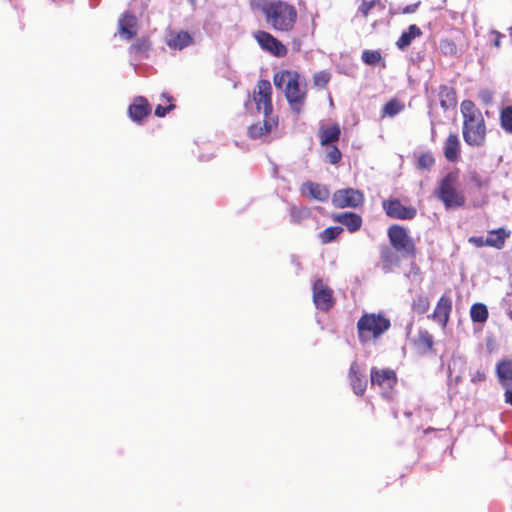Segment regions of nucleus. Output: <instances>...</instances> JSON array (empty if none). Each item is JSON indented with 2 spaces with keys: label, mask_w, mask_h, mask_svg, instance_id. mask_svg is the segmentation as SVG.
Instances as JSON below:
<instances>
[{
  "label": "nucleus",
  "mask_w": 512,
  "mask_h": 512,
  "mask_svg": "<svg viewBox=\"0 0 512 512\" xmlns=\"http://www.w3.org/2000/svg\"><path fill=\"white\" fill-rule=\"evenodd\" d=\"M420 4H421V2L418 1L416 3L406 5L405 7L402 8L401 13L402 14H412V13H415L417 11V9L419 8Z\"/></svg>",
  "instance_id": "obj_46"
},
{
  "label": "nucleus",
  "mask_w": 512,
  "mask_h": 512,
  "mask_svg": "<svg viewBox=\"0 0 512 512\" xmlns=\"http://www.w3.org/2000/svg\"><path fill=\"white\" fill-rule=\"evenodd\" d=\"M361 3L358 6L357 13L362 17L367 18L374 8L384 10L385 6L381 0H360Z\"/></svg>",
  "instance_id": "obj_31"
},
{
  "label": "nucleus",
  "mask_w": 512,
  "mask_h": 512,
  "mask_svg": "<svg viewBox=\"0 0 512 512\" xmlns=\"http://www.w3.org/2000/svg\"><path fill=\"white\" fill-rule=\"evenodd\" d=\"M333 221L344 225L350 232H356L361 228L362 218L354 212H344L333 216Z\"/></svg>",
  "instance_id": "obj_23"
},
{
  "label": "nucleus",
  "mask_w": 512,
  "mask_h": 512,
  "mask_svg": "<svg viewBox=\"0 0 512 512\" xmlns=\"http://www.w3.org/2000/svg\"><path fill=\"white\" fill-rule=\"evenodd\" d=\"M161 100L163 101V104L157 105L154 112L155 115L160 118L166 116L170 111L175 109L173 97L171 95L163 93L161 95Z\"/></svg>",
  "instance_id": "obj_32"
},
{
  "label": "nucleus",
  "mask_w": 512,
  "mask_h": 512,
  "mask_svg": "<svg viewBox=\"0 0 512 512\" xmlns=\"http://www.w3.org/2000/svg\"><path fill=\"white\" fill-rule=\"evenodd\" d=\"M505 396V402L512 406V390L507 388V390L504 393Z\"/></svg>",
  "instance_id": "obj_48"
},
{
  "label": "nucleus",
  "mask_w": 512,
  "mask_h": 512,
  "mask_svg": "<svg viewBox=\"0 0 512 512\" xmlns=\"http://www.w3.org/2000/svg\"><path fill=\"white\" fill-rule=\"evenodd\" d=\"M255 41L265 52L277 58L286 57L288 48L274 35L265 30H258L253 33Z\"/></svg>",
  "instance_id": "obj_7"
},
{
  "label": "nucleus",
  "mask_w": 512,
  "mask_h": 512,
  "mask_svg": "<svg viewBox=\"0 0 512 512\" xmlns=\"http://www.w3.org/2000/svg\"><path fill=\"white\" fill-rule=\"evenodd\" d=\"M151 113V106L148 100L143 96H137L128 107L130 119L138 124H142Z\"/></svg>",
  "instance_id": "obj_14"
},
{
  "label": "nucleus",
  "mask_w": 512,
  "mask_h": 512,
  "mask_svg": "<svg viewBox=\"0 0 512 512\" xmlns=\"http://www.w3.org/2000/svg\"><path fill=\"white\" fill-rule=\"evenodd\" d=\"M421 35V29L417 25L411 24L406 31L402 32L396 42V46L400 50H405L415 38L420 37Z\"/></svg>",
  "instance_id": "obj_27"
},
{
  "label": "nucleus",
  "mask_w": 512,
  "mask_h": 512,
  "mask_svg": "<svg viewBox=\"0 0 512 512\" xmlns=\"http://www.w3.org/2000/svg\"><path fill=\"white\" fill-rule=\"evenodd\" d=\"M461 153V143L456 133H450L443 144V154L447 161L457 162Z\"/></svg>",
  "instance_id": "obj_20"
},
{
  "label": "nucleus",
  "mask_w": 512,
  "mask_h": 512,
  "mask_svg": "<svg viewBox=\"0 0 512 512\" xmlns=\"http://www.w3.org/2000/svg\"><path fill=\"white\" fill-rule=\"evenodd\" d=\"M500 125L507 133H512V106H507L501 110Z\"/></svg>",
  "instance_id": "obj_37"
},
{
  "label": "nucleus",
  "mask_w": 512,
  "mask_h": 512,
  "mask_svg": "<svg viewBox=\"0 0 512 512\" xmlns=\"http://www.w3.org/2000/svg\"><path fill=\"white\" fill-rule=\"evenodd\" d=\"M151 47V43L146 38L138 39L132 46L131 50L136 54H146Z\"/></svg>",
  "instance_id": "obj_43"
},
{
  "label": "nucleus",
  "mask_w": 512,
  "mask_h": 512,
  "mask_svg": "<svg viewBox=\"0 0 512 512\" xmlns=\"http://www.w3.org/2000/svg\"><path fill=\"white\" fill-rule=\"evenodd\" d=\"M486 372L487 369L483 365H479L474 368L471 367L469 372L471 382L477 384L485 381L487 377Z\"/></svg>",
  "instance_id": "obj_41"
},
{
  "label": "nucleus",
  "mask_w": 512,
  "mask_h": 512,
  "mask_svg": "<svg viewBox=\"0 0 512 512\" xmlns=\"http://www.w3.org/2000/svg\"><path fill=\"white\" fill-rule=\"evenodd\" d=\"M341 136V128L338 123L331 125H322L319 127L317 137L319 139L320 146H330L339 141Z\"/></svg>",
  "instance_id": "obj_19"
},
{
  "label": "nucleus",
  "mask_w": 512,
  "mask_h": 512,
  "mask_svg": "<svg viewBox=\"0 0 512 512\" xmlns=\"http://www.w3.org/2000/svg\"><path fill=\"white\" fill-rule=\"evenodd\" d=\"M309 216V210L307 208H292L291 209V217L295 223L299 222L301 219Z\"/></svg>",
  "instance_id": "obj_44"
},
{
  "label": "nucleus",
  "mask_w": 512,
  "mask_h": 512,
  "mask_svg": "<svg viewBox=\"0 0 512 512\" xmlns=\"http://www.w3.org/2000/svg\"><path fill=\"white\" fill-rule=\"evenodd\" d=\"M468 242L475 246L476 248H482L484 246H487V238L484 239L481 236H472L468 239Z\"/></svg>",
  "instance_id": "obj_45"
},
{
  "label": "nucleus",
  "mask_w": 512,
  "mask_h": 512,
  "mask_svg": "<svg viewBox=\"0 0 512 512\" xmlns=\"http://www.w3.org/2000/svg\"><path fill=\"white\" fill-rule=\"evenodd\" d=\"M403 108L404 105L401 104L397 99H391L383 106L382 116L394 117L400 113Z\"/></svg>",
  "instance_id": "obj_36"
},
{
  "label": "nucleus",
  "mask_w": 512,
  "mask_h": 512,
  "mask_svg": "<svg viewBox=\"0 0 512 512\" xmlns=\"http://www.w3.org/2000/svg\"><path fill=\"white\" fill-rule=\"evenodd\" d=\"M387 236L390 245L395 250L399 251L402 257L415 258L417 251L416 245L405 227L399 224H393L388 228Z\"/></svg>",
  "instance_id": "obj_6"
},
{
  "label": "nucleus",
  "mask_w": 512,
  "mask_h": 512,
  "mask_svg": "<svg viewBox=\"0 0 512 512\" xmlns=\"http://www.w3.org/2000/svg\"><path fill=\"white\" fill-rule=\"evenodd\" d=\"M510 317H511V319H512V312H511V314H510Z\"/></svg>",
  "instance_id": "obj_51"
},
{
  "label": "nucleus",
  "mask_w": 512,
  "mask_h": 512,
  "mask_svg": "<svg viewBox=\"0 0 512 512\" xmlns=\"http://www.w3.org/2000/svg\"><path fill=\"white\" fill-rule=\"evenodd\" d=\"M439 100L440 105L444 110L455 107L457 104L456 91L453 87L448 85H441L439 87Z\"/></svg>",
  "instance_id": "obj_26"
},
{
  "label": "nucleus",
  "mask_w": 512,
  "mask_h": 512,
  "mask_svg": "<svg viewBox=\"0 0 512 512\" xmlns=\"http://www.w3.org/2000/svg\"><path fill=\"white\" fill-rule=\"evenodd\" d=\"M399 251L395 250L391 245H382L379 248V258L382 270L385 273H390L393 269L400 265Z\"/></svg>",
  "instance_id": "obj_16"
},
{
  "label": "nucleus",
  "mask_w": 512,
  "mask_h": 512,
  "mask_svg": "<svg viewBox=\"0 0 512 512\" xmlns=\"http://www.w3.org/2000/svg\"><path fill=\"white\" fill-rule=\"evenodd\" d=\"M313 301L317 309L322 311H328L335 304L333 290L321 279L313 284Z\"/></svg>",
  "instance_id": "obj_11"
},
{
  "label": "nucleus",
  "mask_w": 512,
  "mask_h": 512,
  "mask_svg": "<svg viewBox=\"0 0 512 512\" xmlns=\"http://www.w3.org/2000/svg\"><path fill=\"white\" fill-rule=\"evenodd\" d=\"M137 18L130 12L123 13L119 19V33L126 40L132 39L136 35Z\"/></svg>",
  "instance_id": "obj_21"
},
{
  "label": "nucleus",
  "mask_w": 512,
  "mask_h": 512,
  "mask_svg": "<svg viewBox=\"0 0 512 512\" xmlns=\"http://www.w3.org/2000/svg\"><path fill=\"white\" fill-rule=\"evenodd\" d=\"M483 99H484L485 101H489V100H490V95H484Z\"/></svg>",
  "instance_id": "obj_49"
},
{
  "label": "nucleus",
  "mask_w": 512,
  "mask_h": 512,
  "mask_svg": "<svg viewBox=\"0 0 512 512\" xmlns=\"http://www.w3.org/2000/svg\"><path fill=\"white\" fill-rule=\"evenodd\" d=\"M496 374L503 387L512 388V359L500 360L496 365Z\"/></svg>",
  "instance_id": "obj_24"
},
{
  "label": "nucleus",
  "mask_w": 512,
  "mask_h": 512,
  "mask_svg": "<svg viewBox=\"0 0 512 512\" xmlns=\"http://www.w3.org/2000/svg\"><path fill=\"white\" fill-rule=\"evenodd\" d=\"M439 49L445 56H455L457 54V45L454 40L449 38L440 40Z\"/></svg>",
  "instance_id": "obj_38"
},
{
  "label": "nucleus",
  "mask_w": 512,
  "mask_h": 512,
  "mask_svg": "<svg viewBox=\"0 0 512 512\" xmlns=\"http://www.w3.org/2000/svg\"><path fill=\"white\" fill-rule=\"evenodd\" d=\"M273 123L269 120L264 119L261 122L252 124L248 128V134L251 138L257 139L264 135H267L272 130Z\"/></svg>",
  "instance_id": "obj_28"
},
{
  "label": "nucleus",
  "mask_w": 512,
  "mask_h": 512,
  "mask_svg": "<svg viewBox=\"0 0 512 512\" xmlns=\"http://www.w3.org/2000/svg\"><path fill=\"white\" fill-rule=\"evenodd\" d=\"M370 380L372 386H378L382 389H393L397 384L398 378L393 369L372 367L370 370Z\"/></svg>",
  "instance_id": "obj_12"
},
{
  "label": "nucleus",
  "mask_w": 512,
  "mask_h": 512,
  "mask_svg": "<svg viewBox=\"0 0 512 512\" xmlns=\"http://www.w3.org/2000/svg\"><path fill=\"white\" fill-rule=\"evenodd\" d=\"M331 79V74L328 71H319L313 74V85L317 88H325Z\"/></svg>",
  "instance_id": "obj_40"
},
{
  "label": "nucleus",
  "mask_w": 512,
  "mask_h": 512,
  "mask_svg": "<svg viewBox=\"0 0 512 512\" xmlns=\"http://www.w3.org/2000/svg\"><path fill=\"white\" fill-rule=\"evenodd\" d=\"M364 200L363 192L354 188L337 190L332 196V204L337 208H356L363 205Z\"/></svg>",
  "instance_id": "obj_10"
},
{
  "label": "nucleus",
  "mask_w": 512,
  "mask_h": 512,
  "mask_svg": "<svg viewBox=\"0 0 512 512\" xmlns=\"http://www.w3.org/2000/svg\"><path fill=\"white\" fill-rule=\"evenodd\" d=\"M493 34L495 35V40L493 41V45L495 47L499 48L501 45V38L503 37V35L499 32H493Z\"/></svg>",
  "instance_id": "obj_47"
},
{
  "label": "nucleus",
  "mask_w": 512,
  "mask_h": 512,
  "mask_svg": "<svg viewBox=\"0 0 512 512\" xmlns=\"http://www.w3.org/2000/svg\"><path fill=\"white\" fill-rule=\"evenodd\" d=\"M511 231L504 227L493 229L487 233V246L498 250L504 248L506 240L510 237Z\"/></svg>",
  "instance_id": "obj_22"
},
{
  "label": "nucleus",
  "mask_w": 512,
  "mask_h": 512,
  "mask_svg": "<svg viewBox=\"0 0 512 512\" xmlns=\"http://www.w3.org/2000/svg\"><path fill=\"white\" fill-rule=\"evenodd\" d=\"M325 147L327 148L326 160L332 165H337L342 159L341 151L335 144Z\"/></svg>",
  "instance_id": "obj_42"
},
{
  "label": "nucleus",
  "mask_w": 512,
  "mask_h": 512,
  "mask_svg": "<svg viewBox=\"0 0 512 512\" xmlns=\"http://www.w3.org/2000/svg\"><path fill=\"white\" fill-rule=\"evenodd\" d=\"M451 311L452 299L450 296L444 294L439 298L433 312L428 318L439 324L442 329H445L449 323Z\"/></svg>",
  "instance_id": "obj_13"
},
{
  "label": "nucleus",
  "mask_w": 512,
  "mask_h": 512,
  "mask_svg": "<svg viewBox=\"0 0 512 512\" xmlns=\"http://www.w3.org/2000/svg\"><path fill=\"white\" fill-rule=\"evenodd\" d=\"M253 11L263 14L267 25L278 33L288 34L295 28L298 19L296 7L284 0H248Z\"/></svg>",
  "instance_id": "obj_1"
},
{
  "label": "nucleus",
  "mask_w": 512,
  "mask_h": 512,
  "mask_svg": "<svg viewBox=\"0 0 512 512\" xmlns=\"http://www.w3.org/2000/svg\"><path fill=\"white\" fill-rule=\"evenodd\" d=\"M483 99H484L485 101H489V100H490V95H484Z\"/></svg>",
  "instance_id": "obj_50"
},
{
  "label": "nucleus",
  "mask_w": 512,
  "mask_h": 512,
  "mask_svg": "<svg viewBox=\"0 0 512 512\" xmlns=\"http://www.w3.org/2000/svg\"><path fill=\"white\" fill-rule=\"evenodd\" d=\"M357 336L362 345L378 341L391 327V321L382 313H363L357 321Z\"/></svg>",
  "instance_id": "obj_5"
},
{
  "label": "nucleus",
  "mask_w": 512,
  "mask_h": 512,
  "mask_svg": "<svg viewBox=\"0 0 512 512\" xmlns=\"http://www.w3.org/2000/svg\"><path fill=\"white\" fill-rule=\"evenodd\" d=\"M343 232L340 226H331L319 233L318 238L322 244H328L334 241Z\"/></svg>",
  "instance_id": "obj_34"
},
{
  "label": "nucleus",
  "mask_w": 512,
  "mask_h": 512,
  "mask_svg": "<svg viewBox=\"0 0 512 512\" xmlns=\"http://www.w3.org/2000/svg\"><path fill=\"white\" fill-rule=\"evenodd\" d=\"M348 378L353 392L358 396L364 395L367 388V379L357 361L350 364Z\"/></svg>",
  "instance_id": "obj_15"
},
{
  "label": "nucleus",
  "mask_w": 512,
  "mask_h": 512,
  "mask_svg": "<svg viewBox=\"0 0 512 512\" xmlns=\"http://www.w3.org/2000/svg\"><path fill=\"white\" fill-rule=\"evenodd\" d=\"M273 83L283 91L291 111L299 115L305 106L308 87L305 77L296 70H281L274 74Z\"/></svg>",
  "instance_id": "obj_2"
},
{
  "label": "nucleus",
  "mask_w": 512,
  "mask_h": 512,
  "mask_svg": "<svg viewBox=\"0 0 512 512\" xmlns=\"http://www.w3.org/2000/svg\"><path fill=\"white\" fill-rule=\"evenodd\" d=\"M411 308L417 314H425L430 308V300L425 295H417L413 299Z\"/></svg>",
  "instance_id": "obj_35"
},
{
  "label": "nucleus",
  "mask_w": 512,
  "mask_h": 512,
  "mask_svg": "<svg viewBox=\"0 0 512 512\" xmlns=\"http://www.w3.org/2000/svg\"><path fill=\"white\" fill-rule=\"evenodd\" d=\"M382 208L385 214L393 219L412 220L417 214V209L414 206H405L397 198L383 200Z\"/></svg>",
  "instance_id": "obj_9"
},
{
  "label": "nucleus",
  "mask_w": 512,
  "mask_h": 512,
  "mask_svg": "<svg viewBox=\"0 0 512 512\" xmlns=\"http://www.w3.org/2000/svg\"><path fill=\"white\" fill-rule=\"evenodd\" d=\"M413 344L421 354H425L433 350L434 339L427 330H419L417 337L413 340Z\"/></svg>",
  "instance_id": "obj_25"
},
{
  "label": "nucleus",
  "mask_w": 512,
  "mask_h": 512,
  "mask_svg": "<svg viewBox=\"0 0 512 512\" xmlns=\"http://www.w3.org/2000/svg\"><path fill=\"white\" fill-rule=\"evenodd\" d=\"M469 183L477 190H482L490 186L491 180L488 176H484L476 170L469 171Z\"/></svg>",
  "instance_id": "obj_30"
},
{
  "label": "nucleus",
  "mask_w": 512,
  "mask_h": 512,
  "mask_svg": "<svg viewBox=\"0 0 512 512\" xmlns=\"http://www.w3.org/2000/svg\"><path fill=\"white\" fill-rule=\"evenodd\" d=\"M435 196L443 203L446 210L462 208L466 204V196L460 189L459 170L448 172L438 183Z\"/></svg>",
  "instance_id": "obj_4"
},
{
  "label": "nucleus",
  "mask_w": 512,
  "mask_h": 512,
  "mask_svg": "<svg viewBox=\"0 0 512 512\" xmlns=\"http://www.w3.org/2000/svg\"><path fill=\"white\" fill-rule=\"evenodd\" d=\"M194 43L193 37L184 30H171L167 33L166 44L170 49L182 50Z\"/></svg>",
  "instance_id": "obj_18"
},
{
  "label": "nucleus",
  "mask_w": 512,
  "mask_h": 512,
  "mask_svg": "<svg viewBox=\"0 0 512 512\" xmlns=\"http://www.w3.org/2000/svg\"><path fill=\"white\" fill-rule=\"evenodd\" d=\"M253 101L255 102L257 110L262 111L265 117L272 114V86L268 80L261 79L257 82L253 91Z\"/></svg>",
  "instance_id": "obj_8"
},
{
  "label": "nucleus",
  "mask_w": 512,
  "mask_h": 512,
  "mask_svg": "<svg viewBox=\"0 0 512 512\" xmlns=\"http://www.w3.org/2000/svg\"><path fill=\"white\" fill-rule=\"evenodd\" d=\"M435 165V158L430 151L421 152L417 156L416 168L422 171H430Z\"/></svg>",
  "instance_id": "obj_33"
},
{
  "label": "nucleus",
  "mask_w": 512,
  "mask_h": 512,
  "mask_svg": "<svg viewBox=\"0 0 512 512\" xmlns=\"http://www.w3.org/2000/svg\"><path fill=\"white\" fill-rule=\"evenodd\" d=\"M361 59L365 64L373 66L382 61V55L378 50H364Z\"/></svg>",
  "instance_id": "obj_39"
},
{
  "label": "nucleus",
  "mask_w": 512,
  "mask_h": 512,
  "mask_svg": "<svg viewBox=\"0 0 512 512\" xmlns=\"http://www.w3.org/2000/svg\"><path fill=\"white\" fill-rule=\"evenodd\" d=\"M303 196L320 202H325L330 197V190L326 185L306 181L301 186Z\"/></svg>",
  "instance_id": "obj_17"
},
{
  "label": "nucleus",
  "mask_w": 512,
  "mask_h": 512,
  "mask_svg": "<svg viewBox=\"0 0 512 512\" xmlns=\"http://www.w3.org/2000/svg\"><path fill=\"white\" fill-rule=\"evenodd\" d=\"M463 117L462 135L465 143L471 147H480L486 141V123L484 117L471 100H463L460 105Z\"/></svg>",
  "instance_id": "obj_3"
},
{
  "label": "nucleus",
  "mask_w": 512,
  "mask_h": 512,
  "mask_svg": "<svg viewBox=\"0 0 512 512\" xmlns=\"http://www.w3.org/2000/svg\"><path fill=\"white\" fill-rule=\"evenodd\" d=\"M471 320L475 323H484L489 317L487 306L483 303H474L470 308Z\"/></svg>",
  "instance_id": "obj_29"
}]
</instances>
